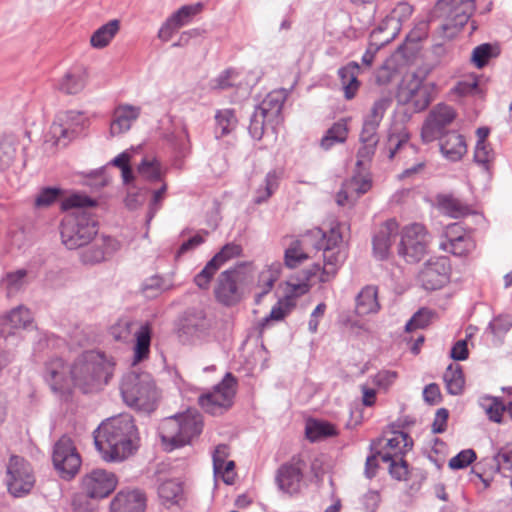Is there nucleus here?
<instances>
[{
  "instance_id": "31",
  "label": "nucleus",
  "mask_w": 512,
  "mask_h": 512,
  "mask_svg": "<svg viewBox=\"0 0 512 512\" xmlns=\"http://www.w3.org/2000/svg\"><path fill=\"white\" fill-rule=\"evenodd\" d=\"M359 72L360 66L354 61L338 70V76L347 100L353 99L360 87V82L358 81Z\"/></svg>"
},
{
  "instance_id": "58",
  "label": "nucleus",
  "mask_w": 512,
  "mask_h": 512,
  "mask_svg": "<svg viewBox=\"0 0 512 512\" xmlns=\"http://www.w3.org/2000/svg\"><path fill=\"white\" fill-rule=\"evenodd\" d=\"M134 325V321L127 318L119 319L118 322L111 327V334L114 339L118 341H127L132 334Z\"/></svg>"
},
{
  "instance_id": "19",
  "label": "nucleus",
  "mask_w": 512,
  "mask_h": 512,
  "mask_svg": "<svg viewBox=\"0 0 512 512\" xmlns=\"http://www.w3.org/2000/svg\"><path fill=\"white\" fill-rule=\"evenodd\" d=\"M70 371L71 368L61 358H55L46 363L44 377L54 393L60 395L70 393L73 384Z\"/></svg>"
},
{
  "instance_id": "13",
  "label": "nucleus",
  "mask_w": 512,
  "mask_h": 512,
  "mask_svg": "<svg viewBox=\"0 0 512 512\" xmlns=\"http://www.w3.org/2000/svg\"><path fill=\"white\" fill-rule=\"evenodd\" d=\"M88 124V118L80 111H65L59 113L57 120L52 124L50 133L57 144L66 145Z\"/></svg>"
},
{
  "instance_id": "41",
  "label": "nucleus",
  "mask_w": 512,
  "mask_h": 512,
  "mask_svg": "<svg viewBox=\"0 0 512 512\" xmlns=\"http://www.w3.org/2000/svg\"><path fill=\"white\" fill-rule=\"evenodd\" d=\"M348 136L347 124L344 120L338 121L329 128L321 140V147L325 150L330 149L335 144L343 143Z\"/></svg>"
},
{
  "instance_id": "48",
  "label": "nucleus",
  "mask_w": 512,
  "mask_h": 512,
  "mask_svg": "<svg viewBox=\"0 0 512 512\" xmlns=\"http://www.w3.org/2000/svg\"><path fill=\"white\" fill-rule=\"evenodd\" d=\"M281 264L273 263L266 270H263L259 276V283L262 288V294H267L271 291L274 286V283L280 276L281 273Z\"/></svg>"
},
{
  "instance_id": "33",
  "label": "nucleus",
  "mask_w": 512,
  "mask_h": 512,
  "mask_svg": "<svg viewBox=\"0 0 512 512\" xmlns=\"http://www.w3.org/2000/svg\"><path fill=\"white\" fill-rule=\"evenodd\" d=\"M371 187L369 180L351 179L344 184L343 188L337 193L336 202L340 206L353 203L360 195L365 194Z\"/></svg>"
},
{
  "instance_id": "18",
  "label": "nucleus",
  "mask_w": 512,
  "mask_h": 512,
  "mask_svg": "<svg viewBox=\"0 0 512 512\" xmlns=\"http://www.w3.org/2000/svg\"><path fill=\"white\" fill-rule=\"evenodd\" d=\"M117 485L116 476L102 469H95L85 475L82 480V487L90 498L107 497Z\"/></svg>"
},
{
  "instance_id": "43",
  "label": "nucleus",
  "mask_w": 512,
  "mask_h": 512,
  "mask_svg": "<svg viewBox=\"0 0 512 512\" xmlns=\"http://www.w3.org/2000/svg\"><path fill=\"white\" fill-rule=\"evenodd\" d=\"M333 435H336V429L328 422L314 420L306 425V436L313 442Z\"/></svg>"
},
{
  "instance_id": "12",
  "label": "nucleus",
  "mask_w": 512,
  "mask_h": 512,
  "mask_svg": "<svg viewBox=\"0 0 512 512\" xmlns=\"http://www.w3.org/2000/svg\"><path fill=\"white\" fill-rule=\"evenodd\" d=\"M52 460L62 478L70 479L78 472L81 458L72 440L62 436L55 444Z\"/></svg>"
},
{
  "instance_id": "17",
  "label": "nucleus",
  "mask_w": 512,
  "mask_h": 512,
  "mask_svg": "<svg viewBox=\"0 0 512 512\" xmlns=\"http://www.w3.org/2000/svg\"><path fill=\"white\" fill-rule=\"evenodd\" d=\"M322 236L320 228H314L293 240L284 253V262L288 268L294 269L311 257L310 252L313 248L312 238Z\"/></svg>"
},
{
  "instance_id": "11",
  "label": "nucleus",
  "mask_w": 512,
  "mask_h": 512,
  "mask_svg": "<svg viewBox=\"0 0 512 512\" xmlns=\"http://www.w3.org/2000/svg\"><path fill=\"white\" fill-rule=\"evenodd\" d=\"M7 487L14 497L27 495L35 484V476L28 461L13 455L7 464Z\"/></svg>"
},
{
  "instance_id": "49",
  "label": "nucleus",
  "mask_w": 512,
  "mask_h": 512,
  "mask_svg": "<svg viewBox=\"0 0 512 512\" xmlns=\"http://www.w3.org/2000/svg\"><path fill=\"white\" fill-rule=\"evenodd\" d=\"M171 285L164 278L156 275L148 278L142 285V291L148 298H154L160 293L170 289Z\"/></svg>"
},
{
  "instance_id": "22",
  "label": "nucleus",
  "mask_w": 512,
  "mask_h": 512,
  "mask_svg": "<svg viewBox=\"0 0 512 512\" xmlns=\"http://www.w3.org/2000/svg\"><path fill=\"white\" fill-rule=\"evenodd\" d=\"M398 234H400L399 224L395 219H388L382 223L376 230L372 240L375 257L380 260L386 259Z\"/></svg>"
},
{
  "instance_id": "23",
  "label": "nucleus",
  "mask_w": 512,
  "mask_h": 512,
  "mask_svg": "<svg viewBox=\"0 0 512 512\" xmlns=\"http://www.w3.org/2000/svg\"><path fill=\"white\" fill-rule=\"evenodd\" d=\"M412 10L409 4L399 3L383 23L372 31L371 38L377 39L380 34L387 32L385 38L381 40V45L392 41L400 29L402 17H409L412 14Z\"/></svg>"
},
{
  "instance_id": "35",
  "label": "nucleus",
  "mask_w": 512,
  "mask_h": 512,
  "mask_svg": "<svg viewBox=\"0 0 512 512\" xmlns=\"http://www.w3.org/2000/svg\"><path fill=\"white\" fill-rule=\"evenodd\" d=\"M32 323V314L24 306L12 309L7 315L0 319V325L9 326L11 329L27 328ZM5 332V328L2 329Z\"/></svg>"
},
{
  "instance_id": "24",
  "label": "nucleus",
  "mask_w": 512,
  "mask_h": 512,
  "mask_svg": "<svg viewBox=\"0 0 512 512\" xmlns=\"http://www.w3.org/2000/svg\"><path fill=\"white\" fill-rule=\"evenodd\" d=\"M411 447L412 441L407 433L394 431L391 433V437L385 440V444L377 451V454L383 462H388L394 458L404 457Z\"/></svg>"
},
{
  "instance_id": "32",
  "label": "nucleus",
  "mask_w": 512,
  "mask_h": 512,
  "mask_svg": "<svg viewBox=\"0 0 512 512\" xmlns=\"http://www.w3.org/2000/svg\"><path fill=\"white\" fill-rule=\"evenodd\" d=\"M283 177V169L276 168L270 170L261 185L255 190L254 203L257 205L267 202L279 188Z\"/></svg>"
},
{
  "instance_id": "44",
  "label": "nucleus",
  "mask_w": 512,
  "mask_h": 512,
  "mask_svg": "<svg viewBox=\"0 0 512 512\" xmlns=\"http://www.w3.org/2000/svg\"><path fill=\"white\" fill-rule=\"evenodd\" d=\"M216 133L220 132V136H224L232 132L237 126V118L234 110L222 109L217 111L215 115Z\"/></svg>"
},
{
  "instance_id": "37",
  "label": "nucleus",
  "mask_w": 512,
  "mask_h": 512,
  "mask_svg": "<svg viewBox=\"0 0 512 512\" xmlns=\"http://www.w3.org/2000/svg\"><path fill=\"white\" fill-rule=\"evenodd\" d=\"M86 84V71L82 68L67 72L59 83V89L66 94H77Z\"/></svg>"
},
{
  "instance_id": "20",
  "label": "nucleus",
  "mask_w": 512,
  "mask_h": 512,
  "mask_svg": "<svg viewBox=\"0 0 512 512\" xmlns=\"http://www.w3.org/2000/svg\"><path fill=\"white\" fill-rule=\"evenodd\" d=\"M409 133L403 125H393L387 135V140L383 148L388 159H393L399 155L406 157L416 152V147L409 142Z\"/></svg>"
},
{
  "instance_id": "16",
  "label": "nucleus",
  "mask_w": 512,
  "mask_h": 512,
  "mask_svg": "<svg viewBox=\"0 0 512 512\" xmlns=\"http://www.w3.org/2000/svg\"><path fill=\"white\" fill-rule=\"evenodd\" d=\"M304 461L294 456L292 459L284 463L277 470L276 482L280 490L290 495L300 491L303 480Z\"/></svg>"
},
{
  "instance_id": "2",
  "label": "nucleus",
  "mask_w": 512,
  "mask_h": 512,
  "mask_svg": "<svg viewBox=\"0 0 512 512\" xmlns=\"http://www.w3.org/2000/svg\"><path fill=\"white\" fill-rule=\"evenodd\" d=\"M113 365L96 352L82 354L71 367L73 384L84 393L94 392L108 383L112 375Z\"/></svg>"
},
{
  "instance_id": "28",
  "label": "nucleus",
  "mask_w": 512,
  "mask_h": 512,
  "mask_svg": "<svg viewBox=\"0 0 512 512\" xmlns=\"http://www.w3.org/2000/svg\"><path fill=\"white\" fill-rule=\"evenodd\" d=\"M315 250H323V266L320 275L321 282H327L335 276L339 267L343 264L346 253L342 249H334L333 246L314 245Z\"/></svg>"
},
{
  "instance_id": "54",
  "label": "nucleus",
  "mask_w": 512,
  "mask_h": 512,
  "mask_svg": "<svg viewBox=\"0 0 512 512\" xmlns=\"http://www.w3.org/2000/svg\"><path fill=\"white\" fill-rule=\"evenodd\" d=\"M61 192V189L57 187L42 188L35 197L34 206L37 208L49 207L58 199Z\"/></svg>"
},
{
  "instance_id": "52",
  "label": "nucleus",
  "mask_w": 512,
  "mask_h": 512,
  "mask_svg": "<svg viewBox=\"0 0 512 512\" xmlns=\"http://www.w3.org/2000/svg\"><path fill=\"white\" fill-rule=\"evenodd\" d=\"M242 252L240 245L236 243H228L222 247V249L214 255L210 260L218 268H221L227 261L239 256Z\"/></svg>"
},
{
  "instance_id": "45",
  "label": "nucleus",
  "mask_w": 512,
  "mask_h": 512,
  "mask_svg": "<svg viewBox=\"0 0 512 512\" xmlns=\"http://www.w3.org/2000/svg\"><path fill=\"white\" fill-rule=\"evenodd\" d=\"M440 247L455 256H465L475 248V242L471 234L454 242H441Z\"/></svg>"
},
{
  "instance_id": "51",
  "label": "nucleus",
  "mask_w": 512,
  "mask_h": 512,
  "mask_svg": "<svg viewBox=\"0 0 512 512\" xmlns=\"http://www.w3.org/2000/svg\"><path fill=\"white\" fill-rule=\"evenodd\" d=\"M494 159V152L487 142H476L474 160L485 171H489L490 164Z\"/></svg>"
},
{
  "instance_id": "64",
  "label": "nucleus",
  "mask_w": 512,
  "mask_h": 512,
  "mask_svg": "<svg viewBox=\"0 0 512 512\" xmlns=\"http://www.w3.org/2000/svg\"><path fill=\"white\" fill-rule=\"evenodd\" d=\"M431 317L432 312L421 309L406 323L405 330L409 332L415 329L424 328L430 323Z\"/></svg>"
},
{
  "instance_id": "25",
  "label": "nucleus",
  "mask_w": 512,
  "mask_h": 512,
  "mask_svg": "<svg viewBox=\"0 0 512 512\" xmlns=\"http://www.w3.org/2000/svg\"><path fill=\"white\" fill-rule=\"evenodd\" d=\"M146 496L140 490L120 491L110 504V512H144Z\"/></svg>"
},
{
  "instance_id": "14",
  "label": "nucleus",
  "mask_w": 512,
  "mask_h": 512,
  "mask_svg": "<svg viewBox=\"0 0 512 512\" xmlns=\"http://www.w3.org/2000/svg\"><path fill=\"white\" fill-rule=\"evenodd\" d=\"M455 111L446 104H438L429 113L423 124L421 136L424 142H432L440 138L446 126L452 123Z\"/></svg>"
},
{
  "instance_id": "21",
  "label": "nucleus",
  "mask_w": 512,
  "mask_h": 512,
  "mask_svg": "<svg viewBox=\"0 0 512 512\" xmlns=\"http://www.w3.org/2000/svg\"><path fill=\"white\" fill-rule=\"evenodd\" d=\"M202 8L203 4L200 2L180 7L161 26L158 37L163 41H168L178 29L189 24Z\"/></svg>"
},
{
  "instance_id": "30",
  "label": "nucleus",
  "mask_w": 512,
  "mask_h": 512,
  "mask_svg": "<svg viewBox=\"0 0 512 512\" xmlns=\"http://www.w3.org/2000/svg\"><path fill=\"white\" fill-rule=\"evenodd\" d=\"M440 138L441 153L448 160L458 161L466 153V143L462 135L450 132Z\"/></svg>"
},
{
  "instance_id": "61",
  "label": "nucleus",
  "mask_w": 512,
  "mask_h": 512,
  "mask_svg": "<svg viewBox=\"0 0 512 512\" xmlns=\"http://www.w3.org/2000/svg\"><path fill=\"white\" fill-rule=\"evenodd\" d=\"M387 463H389V473L392 478L398 481H406L408 479V464L403 457L391 459Z\"/></svg>"
},
{
  "instance_id": "27",
  "label": "nucleus",
  "mask_w": 512,
  "mask_h": 512,
  "mask_svg": "<svg viewBox=\"0 0 512 512\" xmlns=\"http://www.w3.org/2000/svg\"><path fill=\"white\" fill-rule=\"evenodd\" d=\"M118 249V242L110 237L96 240L80 254V260L85 265H94L103 261L107 255Z\"/></svg>"
},
{
  "instance_id": "1",
  "label": "nucleus",
  "mask_w": 512,
  "mask_h": 512,
  "mask_svg": "<svg viewBox=\"0 0 512 512\" xmlns=\"http://www.w3.org/2000/svg\"><path fill=\"white\" fill-rule=\"evenodd\" d=\"M94 442L103 460L116 462L126 459L139 445L133 418L122 414L103 422L95 431Z\"/></svg>"
},
{
  "instance_id": "9",
  "label": "nucleus",
  "mask_w": 512,
  "mask_h": 512,
  "mask_svg": "<svg viewBox=\"0 0 512 512\" xmlns=\"http://www.w3.org/2000/svg\"><path fill=\"white\" fill-rule=\"evenodd\" d=\"M250 281L246 267L240 266L223 271L215 286V296L224 305H233L241 298L240 286Z\"/></svg>"
},
{
  "instance_id": "47",
  "label": "nucleus",
  "mask_w": 512,
  "mask_h": 512,
  "mask_svg": "<svg viewBox=\"0 0 512 512\" xmlns=\"http://www.w3.org/2000/svg\"><path fill=\"white\" fill-rule=\"evenodd\" d=\"M294 306H295L294 295H287L284 298L280 299L277 302V304L272 307L270 314L264 318V321L265 322H268L270 320L281 321L292 310V308Z\"/></svg>"
},
{
  "instance_id": "7",
  "label": "nucleus",
  "mask_w": 512,
  "mask_h": 512,
  "mask_svg": "<svg viewBox=\"0 0 512 512\" xmlns=\"http://www.w3.org/2000/svg\"><path fill=\"white\" fill-rule=\"evenodd\" d=\"M285 101V93L275 90L267 94L256 107L249 126V132L255 139H261L266 124H277Z\"/></svg>"
},
{
  "instance_id": "8",
  "label": "nucleus",
  "mask_w": 512,
  "mask_h": 512,
  "mask_svg": "<svg viewBox=\"0 0 512 512\" xmlns=\"http://www.w3.org/2000/svg\"><path fill=\"white\" fill-rule=\"evenodd\" d=\"M429 243L430 235L423 224H408L400 231L398 254L407 262H418L426 255Z\"/></svg>"
},
{
  "instance_id": "57",
  "label": "nucleus",
  "mask_w": 512,
  "mask_h": 512,
  "mask_svg": "<svg viewBox=\"0 0 512 512\" xmlns=\"http://www.w3.org/2000/svg\"><path fill=\"white\" fill-rule=\"evenodd\" d=\"M342 242V234L339 227H332L328 233L322 231V236L312 238L314 245L333 246L334 249H341L339 244Z\"/></svg>"
},
{
  "instance_id": "5",
  "label": "nucleus",
  "mask_w": 512,
  "mask_h": 512,
  "mask_svg": "<svg viewBox=\"0 0 512 512\" xmlns=\"http://www.w3.org/2000/svg\"><path fill=\"white\" fill-rule=\"evenodd\" d=\"M475 10V0H438L434 15L444 19L439 34L445 40L453 39L468 22Z\"/></svg>"
},
{
  "instance_id": "29",
  "label": "nucleus",
  "mask_w": 512,
  "mask_h": 512,
  "mask_svg": "<svg viewBox=\"0 0 512 512\" xmlns=\"http://www.w3.org/2000/svg\"><path fill=\"white\" fill-rule=\"evenodd\" d=\"M381 306L378 301V289L376 286L368 285L356 296V313L359 316L376 314Z\"/></svg>"
},
{
  "instance_id": "55",
  "label": "nucleus",
  "mask_w": 512,
  "mask_h": 512,
  "mask_svg": "<svg viewBox=\"0 0 512 512\" xmlns=\"http://www.w3.org/2000/svg\"><path fill=\"white\" fill-rule=\"evenodd\" d=\"M138 173L145 179L155 181L160 179V164L155 159L144 158L138 166Z\"/></svg>"
},
{
  "instance_id": "6",
  "label": "nucleus",
  "mask_w": 512,
  "mask_h": 512,
  "mask_svg": "<svg viewBox=\"0 0 512 512\" xmlns=\"http://www.w3.org/2000/svg\"><path fill=\"white\" fill-rule=\"evenodd\" d=\"M97 234V222L86 211H76L65 216L60 224L63 245L70 250L89 244Z\"/></svg>"
},
{
  "instance_id": "46",
  "label": "nucleus",
  "mask_w": 512,
  "mask_h": 512,
  "mask_svg": "<svg viewBox=\"0 0 512 512\" xmlns=\"http://www.w3.org/2000/svg\"><path fill=\"white\" fill-rule=\"evenodd\" d=\"M496 46L490 43H483L476 46L471 53V62L477 68H483L488 61L497 55Z\"/></svg>"
},
{
  "instance_id": "59",
  "label": "nucleus",
  "mask_w": 512,
  "mask_h": 512,
  "mask_svg": "<svg viewBox=\"0 0 512 512\" xmlns=\"http://www.w3.org/2000/svg\"><path fill=\"white\" fill-rule=\"evenodd\" d=\"M431 101V88L427 86L424 89H418V92L407 106L414 112H420L426 109Z\"/></svg>"
},
{
  "instance_id": "4",
  "label": "nucleus",
  "mask_w": 512,
  "mask_h": 512,
  "mask_svg": "<svg viewBox=\"0 0 512 512\" xmlns=\"http://www.w3.org/2000/svg\"><path fill=\"white\" fill-rule=\"evenodd\" d=\"M123 401L130 407L151 412L155 409L159 393L152 376L147 372H128L124 375L121 386Z\"/></svg>"
},
{
  "instance_id": "62",
  "label": "nucleus",
  "mask_w": 512,
  "mask_h": 512,
  "mask_svg": "<svg viewBox=\"0 0 512 512\" xmlns=\"http://www.w3.org/2000/svg\"><path fill=\"white\" fill-rule=\"evenodd\" d=\"M16 155V147L11 140L0 141V168L5 169L11 165Z\"/></svg>"
},
{
  "instance_id": "26",
  "label": "nucleus",
  "mask_w": 512,
  "mask_h": 512,
  "mask_svg": "<svg viewBox=\"0 0 512 512\" xmlns=\"http://www.w3.org/2000/svg\"><path fill=\"white\" fill-rule=\"evenodd\" d=\"M140 113L141 109L137 106L127 104L117 106L112 114L110 135L114 137L129 131Z\"/></svg>"
},
{
  "instance_id": "15",
  "label": "nucleus",
  "mask_w": 512,
  "mask_h": 512,
  "mask_svg": "<svg viewBox=\"0 0 512 512\" xmlns=\"http://www.w3.org/2000/svg\"><path fill=\"white\" fill-rule=\"evenodd\" d=\"M450 265L445 257L430 259L419 273V281L426 290H437L449 281Z\"/></svg>"
},
{
  "instance_id": "10",
  "label": "nucleus",
  "mask_w": 512,
  "mask_h": 512,
  "mask_svg": "<svg viewBox=\"0 0 512 512\" xmlns=\"http://www.w3.org/2000/svg\"><path fill=\"white\" fill-rule=\"evenodd\" d=\"M236 383V378L231 373H226L221 383L214 386L211 392L199 397L202 409L211 415L223 414L232 405Z\"/></svg>"
},
{
  "instance_id": "56",
  "label": "nucleus",
  "mask_w": 512,
  "mask_h": 512,
  "mask_svg": "<svg viewBox=\"0 0 512 512\" xmlns=\"http://www.w3.org/2000/svg\"><path fill=\"white\" fill-rule=\"evenodd\" d=\"M219 269L220 268L209 260L205 267L195 275L194 283L198 288L207 290L210 286L211 280Z\"/></svg>"
},
{
  "instance_id": "38",
  "label": "nucleus",
  "mask_w": 512,
  "mask_h": 512,
  "mask_svg": "<svg viewBox=\"0 0 512 512\" xmlns=\"http://www.w3.org/2000/svg\"><path fill=\"white\" fill-rule=\"evenodd\" d=\"M28 283V271L25 269L8 272L2 280V285L6 290L7 297L9 298L22 291Z\"/></svg>"
},
{
  "instance_id": "50",
  "label": "nucleus",
  "mask_w": 512,
  "mask_h": 512,
  "mask_svg": "<svg viewBox=\"0 0 512 512\" xmlns=\"http://www.w3.org/2000/svg\"><path fill=\"white\" fill-rule=\"evenodd\" d=\"M240 73L233 69H228L220 74L215 80L213 87L217 89H228L231 87H242L243 82L240 79Z\"/></svg>"
},
{
  "instance_id": "36",
  "label": "nucleus",
  "mask_w": 512,
  "mask_h": 512,
  "mask_svg": "<svg viewBox=\"0 0 512 512\" xmlns=\"http://www.w3.org/2000/svg\"><path fill=\"white\" fill-rule=\"evenodd\" d=\"M151 326L149 323L142 324L135 332L136 343L134 346V363L146 359L150 353Z\"/></svg>"
},
{
  "instance_id": "34",
  "label": "nucleus",
  "mask_w": 512,
  "mask_h": 512,
  "mask_svg": "<svg viewBox=\"0 0 512 512\" xmlns=\"http://www.w3.org/2000/svg\"><path fill=\"white\" fill-rule=\"evenodd\" d=\"M158 495L162 504L167 507L179 505L183 499L182 483L176 479L165 480L158 487Z\"/></svg>"
},
{
  "instance_id": "40",
  "label": "nucleus",
  "mask_w": 512,
  "mask_h": 512,
  "mask_svg": "<svg viewBox=\"0 0 512 512\" xmlns=\"http://www.w3.org/2000/svg\"><path fill=\"white\" fill-rule=\"evenodd\" d=\"M443 380L449 394L459 395L462 393L465 381L460 365L450 364L443 374Z\"/></svg>"
},
{
  "instance_id": "53",
  "label": "nucleus",
  "mask_w": 512,
  "mask_h": 512,
  "mask_svg": "<svg viewBox=\"0 0 512 512\" xmlns=\"http://www.w3.org/2000/svg\"><path fill=\"white\" fill-rule=\"evenodd\" d=\"M427 87L423 85L419 79H412L411 81L403 84L398 91L397 99L400 104L407 105L411 102L414 95L418 92V89H424Z\"/></svg>"
},
{
  "instance_id": "63",
  "label": "nucleus",
  "mask_w": 512,
  "mask_h": 512,
  "mask_svg": "<svg viewBox=\"0 0 512 512\" xmlns=\"http://www.w3.org/2000/svg\"><path fill=\"white\" fill-rule=\"evenodd\" d=\"M476 459V453L472 449H465L449 460L451 469H463Z\"/></svg>"
},
{
  "instance_id": "42",
  "label": "nucleus",
  "mask_w": 512,
  "mask_h": 512,
  "mask_svg": "<svg viewBox=\"0 0 512 512\" xmlns=\"http://www.w3.org/2000/svg\"><path fill=\"white\" fill-rule=\"evenodd\" d=\"M440 209L453 218L462 217L469 212V207L460 199L451 195H442L438 197Z\"/></svg>"
},
{
  "instance_id": "39",
  "label": "nucleus",
  "mask_w": 512,
  "mask_h": 512,
  "mask_svg": "<svg viewBox=\"0 0 512 512\" xmlns=\"http://www.w3.org/2000/svg\"><path fill=\"white\" fill-rule=\"evenodd\" d=\"M119 28L120 22L117 19L102 25L91 36L90 43L92 47L98 49L106 47L117 34Z\"/></svg>"
},
{
  "instance_id": "3",
  "label": "nucleus",
  "mask_w": 512,
  "mask_h": 512,
  "mask_svg": "<svg viewBox=\"0 0 512 512\" xmlns=\"http://www.w3.org/2000/svg\"><path fill=\"white\" fill-rule=\"evenodd\" d=\"M203 428L201 414L194 409L167 417L159 426V436L167 451L182 447L198 436Z\"/></svg>"
},
{
  "instance_id": "60",
  "label": "nucleus",
  "mask_w": 512,
  "mask_h": 512,
  "mask_svg": "<svg viewBox=\"0 0 512 512\" xmlns=\"http://www.w3.org/2000/svg\"><path fill=\"white\" fill-rule=\"evenodd\" d=\"M494 462L499 472L504 474L506 471H512V446L501 448L494 456Z\"/></svg>"
}]
</instances>
